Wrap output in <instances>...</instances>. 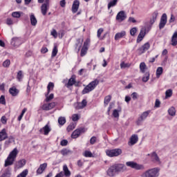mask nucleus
<instances>
[{"label":"nucleus","instance_id":"nucleus-1","mask_svg":"<svg viewBox=\"0 0 177 177\" xmlns=\"http://www.w3.org/2000/svg\"><path fill=\"white\" fill-rule=\"evenodd\" d=\"M19 153V151L17 148H15L8 155L7 159L5 160L4 167H9L10 165H13L15 160H16V157H17V154Z\"/></svg>","mask_w":177,"mask_h":177},{"label":"nucleus","instance_id":"nucleus-2","mask_svg":"<svg viewBox=\"0 0 177 177\" xmlns=\"http://www.w3.org/2000/svg\"><path fill=\"white\" fill-rule=\"evenodd\" d=\"M97 85H99V80H95L92 81L82 90V95H86V93H89V92H92Z\"/></svg>","mask_w":177,"mask_h":177},{"label":"nucleus","instance_id":"nucleus-3","mask_svg":"<svg viewBox=\"0 0 177 177\" xmlns=\"http://www.w3.org/2000/svg\"><path fill=\"white\" fill-rule=\"evenodd\" d=\"M160 169L153 168L149 170H147L144 174H142L141 177H158L160 175Z\"/></svg>","mask_w":177,"mask_h":177},{"label":"nucleus","instance_id":"nucleus-4","mask_svg":"<svg viewBox=\"0 0 177 177\" xmlns=\"http://www.w3.org/2000/svg\"><path fill=\"white\" fill-rule=\"evenodd\" d=\"M106 154L108 157H118L122 154V149H114L106 151Z\"/></svg>","mask_w":177,"mask_h":177},{"label":"nucleus","instance_id":"nucleus-5","mask_svg":"<svg viewBox=\"0 0 177 177\" xmlns=\"http://www.w3.org/2000/svg\"><path fill=\"white\" fill-rule=\"evenodd\" d=\"M127 167L133 168V169H145V166L143 165H139L135 162L129 161L126 162Z\"/></svg>","mask_w":177,"mask_h":177},{"label":"nucleus","instance_id":"nucleus-6","mask_svg":"<svg viewBox=\"0 0 177 177\" xmlns=\"http://www.w3.org/2000/svg\"><path fill=\"white\" fill-rule=\"evenodd\" d=\"M149 114H150V111L143 112L138 118L137 120V124L140 125V124H142V122H143V121H145V120L149 117Z\"/></svg>","mask_w":177,"mask_h":177},{"label":"nucleus","instance_id":"nucleus-7","mask_svg":"<svg viewBox=\"0 0 177 177\" xmlns=\"http://www.w3.org/2000/svg\"><path fill=\"white\" fill-rule=\"evenodd\" d=\"M87 104L88 102H86V100H83L81 102L75 103L74 107L75 110H82V109H84V107H86Z\"/></svg>","mask_w":177,"mask_h":177},{"label":"nucleus","instance_id":"nucleus-8","mask_svg":"<svg viewBox=\"0 0 177 177\" xmlns=\"http://www.w3.org/2000/svg\"><path fill=\"white\" fill-rule=\"evenodd\" d=\"M84 132H85V128L80 127L77 129L73 132L71 138H73V139H77V138H78L81 133H84Z\"/></svg>","mask_w":177,"mask_h":177},{"label":"nucleus","instance_id":"nucleus-9","mask_svg":"<svg viewBox=\"0 0 177 177\" xmlns=\"http://www.w3.org/2000/svg\"><path fill=\"white\" fill-rule=\"evenodd\" d=\"M145 35H146V27H142L140 30V32L137 37V43L142 42L143 38H145Z\"/></svg>","mask_w":177,"mask_h":177},{"label":"nucleus","instance_id":"nucleus-10","mask_svg":"<svg viewBox=\"0 0 177 177\" xmlns=\"http://www.w3.org/2000/svg\"><path fill=\"white\" fill-rule=\"evenodd\" d=\"M165 24H167V14L164 13L160 18L159 24L160 30H162V28L165 27Z\"/></svg>","mask_w":177,"mask_h":177},{"label":"nucleus","instance_id":"nucleus-11","mask_svg":"<svg viewBox=\"0 0 177 177\" xmlns=\"http://www.w3.org/2000/svg\"><path fill=\"white\" fill-rule=\"evenodd\" d=\"M149 49H150V44L145 43L143 46H142V47L138 48V53L140 55H142V53H145V52H146V50H149Z\"/></svg>","mask_w":177,"mask_h":177},{"label":"nucleus","instance_id":"nucleus-12","mask_svg":"<svg viewBox=\"0 0 177 177\" xmlns=\"http://www.w3.org/2000/svg\"><path fill=\"white\" fill-rule=\"evenodd\" d=\"M56 106V102H51L50 104H43L41 109L42 110H45L46 111H49V110H52Z\"/></svg>","mask_w":177,"mask_h":177},{"label":"nucleus","instance_id":"nucleus-13","mask_svg":"<svg viewBox=\"0 0 177 177\" xmlns=\"http://www.w3.org/2000/svg\"><path fill=\"white\" fill-rule=\"evenodd\" d=\"M116 172H124L127 169V166L122 164L114 165Z\"/></svg>","mask_w":177,"mask_h":177},{"label":"nucleus","instance_id":"nucleus-14","mask_svg":"<svg viewBox=\"0 0 177 177\" xmlns=\"http://www.w3.org/2000/svg\"><path fill=\"white\" fill-rule=\"evenodd\" d=\"M21 44H23V41L19 37H14L11 41V45H13V46H20Z\"/></svg>","mask_w":177,"mask_h":177},{"label":"nucleus","instance_id":"nucleus-15","mask_svg":"<svg viewBox=\"0 0 177 177\" xmlns=\"http://www.w3.org/2000/svg\"><path fill=\"white\" fill-rule=\"evenodd\" d=\"M83 43H84V39H77L75 49L77 53L80 52V50H81V48L82 47Z\"/></svg>","mask_w":177,"mask_h":177},{"label":"nucleus","instance_id":"nucleus-16","mask_svg":"<svg viewBox=\"0 0 177 177\" xmlns=\"http://www.w3.org/2000/svg\"><path fill=\"white\" fill-rule=\"evenodd\" d=\"M127 19V15H125L124 11H120L118 13L116 16V20L119 21H124Z\"/></svg>","mask_w":177,"mask_h":177},{"label":"nucleus","instance_id":"nucleus-17","mask_svg":"<svg viewBox=\"0 0 177 177\" xmlns=\"http://www.w3.org/2000/svg\"><path fill=\"white\" fill-rule=\"evenodd\" d=\"M138 140H139V138L138 135H133L130 138V141L129 142V146H133V145H136L138 143Z\"/></svg>","mask_w":177,"mask_h":177},{"label":"nucleus","instance_id":"nucleus-18","mask_svg":"<svg viewBox=\"0 0 177 177\" xmlns=\"http://www.w3.org/2000/svg\"><path fill=\"white\" fill-rule=\"evenodd\" d=\"M80 8V1L75 0L72 6V12L73 13H77Z\"/></svg>","mask_w":177,"mask_h":177},{"label":"nucleus","instance_id":"nucleus-19","mask_svg":"<svg viewBox=\"0 0 177 177\" xmlns=\"http://www.w3.org/2000/svg\"><path fill=\"white\" fill-rule=\"evenodd\" d=\"M151 160L153 162H158V164H161V160H160L158 155H157V153L153 152L151 154Z\"/></svg>","mask_w":177,"mask_h":177},{"label":"nucleus","instance_id":"nucleus-20","mask_svg":"<svg viewBox=\"0 0 177 177\" xmlns=\"http://www.w3.org/2000/svg\"><path fill=\"white\" fill-rule=\"evenodd\" d=\"M6 139H8V133H6V129H3L1 131H0V142Z\"/></svg>","mask_w":177,"mask_h":177},{"label":"nucleus","instance_id":"nucleus-21","mask_svg":"<svg viewBox=\"0 0 177 177\" xmlns=\"http://www.w3.org/2000/svg\"><path fill=\"white\" fill-rule=\"evenodd\" d=\"M46 167H48L47 163H43L40 165L39 167L37 170V174H38L39 175H41V174H42L44 171L46 169Z\"/></svg>","mask_w":177,"mask_h":177},{"label":"nucleus","instance_id":"nucleus-22","mask_svg":"<svg viewBox=\"0 0 177 177\" xmlns=\"http://www.w3.org/2000/svg\"><path fill=\"white\" fill-rule=\"evenodd\" d=\"M127 35V32L124 30L120 32H118L115 35V41H118V39H121V38H124Z\"/></svg>","mask_w":177,"mask_h":177},{"label":"nucleus","instance_id":"nucleus-23","mask_svg":"<svg viewBox=\"0 0 177 177\" xmlns=\"http://www.w3.org/2000/svg\"><path fill=\"white\" fill-rule=\"evenodd\" d=\"M117 171L115 170V167L114 165L111 166L107 171V174L109 176H114Z\"/></svg>","mask_w":177,"mask_h":177},{"label":"nucleus","instance_id":"nucleus-24","mask_svg":"<svg viewBox=\"0 0 177 177\" xmlns=\"http://www.w3.org/2000/svg\"><path fill=\"white\" fill-rule=\"evenodd\" d=\"M27 162V161L26 160V159H22L19 160L17 164H16V167L18 169L20 168H23V167H24L26 165V163Z\"/></svg>","mask_w":177,"mask_h":177},{"label":"nucleus","instance_id":"nucleus-25","mask_svg":"<svg viewBox=\"0 0 177 177\" xmlns=\"http://www.w3.org/2000/svg\"><path fill=\"white\" fill-rule=\"evenodd\" d=\"M30 24L33 26H37V23H38V21L37 20V18L35 17V15H34L33 13H32L30 16Z\"/></svg>","mask_w":177,"mask_h":177},{"label":"nucleus","instance_id":"nucleus-26","mask_svg":"<svg viewBox=\"0 0 177 177\" xmlns=\"http://www.w3.org/2000/svg\"><path fill=\"white\" fill-rule=\"evenodd\" d=\"M167 111L169 115H171V117H175L176 115V109L174 106L170 107Z\"/></svg>","mask_w":177,"mask_h":177},{"label":"nucleus","instance_id":"nucleus-27","mask_svg":"<svg viewBox=\"0 0 177 177\" xmlns=\"http://www.w3.org/2000/svg\"><path fill=\"white\" fill-rule=\"evenodd\" d=\"M9 93L12 96H17V95H19V90L16 88V87H12L9 89Z\"/></svg>","mask_w":177,"mask_h":177},{"label":"nucleus","instance_id":"nucleus-28","mask_svg":"<svg viewBox=\"0 0 177 177\" xmlns=\"http://www.w3.org/2000/svg\"><path fill=\"white\" fill-rule=\"evenodd\" d=\"M51 131L50 127L49 125L46 124L42 129H40V132H44V135H48L49 132Z\"/></svg>","mask_w":177,"mask_h":177},{"label":"nucleus","instance_id":"nucleus-29","mask_svg":"<svg viewBox=\"0 0 177 177\" xmlns=\"http://www.w3.org/2000/svg\"><path fill=\"white\" fill-rule=\"evenodd\" d=\"M120 113H121V106H119L118 109H114L112 115L114 118H118L120 117Z\"/></svg>","mask_w":177,"mask_h":177},{"label":"nucleus","instance_id":"nucleus-30","mask_svg":"<svg viewBox=\"0 0 177 177\" xmlns=\"http://www.w3.org/2000/svg\"><path fill=\"white\" fill-rule=\"evenodd\" d=\"M49 7L46 4H42L41 6V10L43 16H45L48 12Z\"/></svg>","mask_w":177,"mask_h":177},{"label":"nucleus","instance_id":"nucleus-31","mask_svg":"<svg viewBox=\"0 0 177 177\" xmlns=\"http://www.w3.org/2000/svg\"><path fill=\"white\" fill-rule=\"evenodd\" d=\"M53 88H55V84L50 82L47 86V95H49V93H50V91H53Z\"/></svg>","mask_w":177,"mask_h":177},{"label":"nucleus","instance_id":"nucleus-32","mask_svg":"<svg viewBox=\"0 0 177 177\" xmlns=\"http://www.w3.org/2000/svg\"><path fill=\"white\" fill-rule=\"evenodd\" d=\"M74 84H75V78L72 77L68 80L66 86L67 88H70V86H73Z\"/></svg>","mask_w":177,"mask_h":177},{"label":"nucleus","instance_id":"nucleus-33","mask_svg":"<svg viewBox=\"0 0 177 177\" xmlns=\"http://www.w3.org/2000/svg\"><path fill=\"white\" fill-rule=\"evenodd\" d=\"M111 101V95H106L104 100V106L106 107Z\"/></svg>","mask_w":177,"mask_h":177},{"label":"nucleus","instance_id":"nucleus-34","mask_svg":"<svg viewBox=\"0 0 177 177\" xmlns=\"http://www.w3.org/2000/svg\"><path fill=\"white\" fill-rule=\"evenodd\" d=\"M63 171L64 172L65 176H70V175H71V172L70 170H68V167L66 165L63 167Z\"/></svg>","mask_w":177,"mask_h":177},{"label":"nucleus","instance_id":"nucleus-35","mask_svg":"<svg viewBox=\"0 0 177 177\" xmlns=\"http://www.w3.org/2000/svg\"><path fill=\"white\" fill-rule=\"evenodd\" d=\"M75 127H77V124L71 123L67 127L68 132H70V131H73V129H75Z\"/></svg>","mask_w":177,"mask_h":177},{"label":"nucleus","instance_id":"nucleus-36","mask_svg":"<svg viewBox=\"0 0 177 177\" xmlns=\"http://www.w3.org/2000/svg\"><path fill=\"white\" fill-rule=\"evenodd\" d=\"M150 80V73L149 72L145 73L144 77H142L143 82H147Z\"/></svg>","mask_w":177,"mask_h":177},{"label":"nucleus","instance_id":"nucleus-37","mask_svg":"<svg viewBox=\"0 0 177 177\" xmlns=\"http://www.w3.org/2000/svg\"><path fill=\"white\" fill-rule=\"evenodd\" d=\"M162 71H163L162 67H158V68L156 69L157 78L161 76V75L162 74Z\"/></svg>","mask_w":177,"mask_h":177},{"label":"nucleus","instance_id":"nucleus-38","mask_svg":"<svg viewBox=\"0 0 177 177\" xmlns=\"http://www.w3.org/2000/svg\"><path fill=\"white\" fill-rule=\"evenodd\" d=\"M117 2H118V0H113L110 1L108 4V9L113 8V6H115L117 5Z\"/></svg>","mask_w":177,"mask_h":177},{"label":"nucleus","instance_id":"nucleus-39","mask_svg":"<svg viewBox=\"0 0 177 177\" xmlns=\"http://www.w3.org/2000/svg\"><path fill=\"white\" fill-rule=\"evenodd\" d=\"M147 68V66H146V64L145 62H141L140 64V70L141 73H145V70Z\"/></svg>","mask_w":177,"mask_h":177},{"label":"nucleus","instance_id":"nucleus-40","mask_svg":"<svg viewBox=\"0 0 177 177\" xmlns=\"http://www.w3.org/2000/svg\"><path fill=\"white\" fill-rule=\"evenodd\" d=\"M70 153H71V151H70L69 149H64L61 150V154L62 156H68V154H70Z\"/></svg>","mask_w":177,"mask_h":177},{"label":"nucleus","instance_id":"nucleus-41","mask_svg":"<svg viewBox=\"0 0 177 177\" xmlns=\"http://www.w3.org/2000/svg\"><path fill=\"white\" fill-rule=\"evenodd\" d=\"M28 175V170L25 169L21 173H20L17 177H26Z\"/></svg>","mask_w":177,"mask_h":177},{"label":"nucleus","instance_id":"nucleus-42","mask_svg":"<svg viewBox=\"0 0 177 177\" xmlns=\"http://www.w3.org/2000/svg\"><path fill=\"white\" fill-rule=\"evenodd\" d=\"M57 46H55L52 51L51 57H55V56L57 55Z\"/></svg>","mask_w":177,"mask_h":177},{"label":"nucleus","instance_id":"nucleus-43","mask_svg":"<svg viewBox=\"0 0 177 177\" xmlns=\"http://www.w3.org/2000/svg\"><path fill=\"white\" fill-rule=\"evenodd\" d=\"M58 122H59V125H64V124H66V118L59 117L58 119Z\"/></svg>","mask_w":177,"mask_h":177},{"label":"nucleus","instance_id":"nucleus-44","mask_svg":"<svg viewBox=\"0 0 177 177\" xmlns=\"http://www.w3.org/2000/svg\"><path fill=\"white\" fill-rule=\"evenodd\" d=\"M172 96V89H168L165 92V99H168V97H171Z\"/></svg>","mask_w":177,"mask_h":177},{"label":"nucleus","instance_id":"nucleus-45","mask_svg":"<svg viewBox=\"0 0 177 177\" xmlns=\"http://www.w3.org/2000/svg\"><path fill=\"white\" fill-rule=\"evenodd\" d=\"M48 93L46 94V102H50V100H52V99H53L54 97V95L53 93H51L50 95L48 96Z\"/></svg>","mask_w":177,"mask_h":177},{"label":"nucleus","instance_id":"nucleus-46","mask_svg":"<svg viewBox=\"0 0 177 177\" xmlns=\"http://www.w3.org/2000/svg\"><path fill=\"white\" fill-rule=\"evenodd\" d=\"M129 67H131V64H128V63L126 64L124 62H122L120 64V68H128Z\"/></svg>","mask_w":177,"mask_h":177},{"label":"nucleus","instance_id":"nucleus-47","mask_svg":"<svg viewBox=\"0 0 177 177\" xmlns=\"http://www.w3.org/2000/svg\"><path fill=\"white\" fill-rule=\"evenodd\" d=\"M88 51V48L82 47L81 50L80 56L84 57L86 55V52Z\"/></svg>","mask_w":177,"mask_h":177},{"label":"nucleus","instance_id":"nucleus-48","mask_svg":"<svg viewBox=\"0 0 177 177\" xmlns=\"http://www.w3.org/2000/svg\"><path fill=\"white\" fill-rule=\"evenodd\" d=\"M10 175H12V173H10V170L7 169L1 177H10Z\"/></svg>","mask_w":177,"mask_h":177},{"label":"nucleus","instance_id":"nucleus-49","mask_svg":"<svg viewBox=\"0 0 177 177\" xmlns=\"http://www.w3.org/2000/svg\"><path fill=\"white\" fill-rule=\"evenodd\" d=\"M17 78L18 81H21L23 80V72L21 71H19L17 73Z\"/></svg>","mask_w":177,"mask_h":177},{"label":"nucleus","instance_id":"nucleus-50","mask_svg":"<svg viewBox=\"0 0 177 177\" xmlns=\"http://www.w3.org/2000/svg\"><path fill=\"white\" fill-rule=\"evenodd\" d=\"M83 156L84 157H93V154H92V152H91L90 151H85L83 153Z\"/></svg>","mask_w":177,"mask_h":177},{"label":"nucleus","instance_id":"nucleus-51","mask_svg":"<svg viewBox=\"0 0 177 177\" xmlns=\"http://www.w3.org/2000/svg\"><path fill=\"white\" fill-rule=\"evenodd\" d=\"M136 32H138V28H132L131 30H130V35L132 36V37H134L135 34H136Z\"/></svg>","mask_w":177,"mask_h":177},{"label":"nucleus","instance_id":"nucleus-52","mask_svg":"<svg viewBox=\"0 0 177 177\" xmlns=\"http://www.w3.org/2000/svg\"><path fill=\"white\" fill-rule=\"evenodd\" d=\"M10 66V60L6 59L3 62V67H9Z\"/></svg>","mask_w":177,"mask_h":177},{"label":"nucleus","instance_id":"nucleus-53","mask_svg":"<svg viewBox=\"0 0 177 177\" xmlns=\"http://www.w3.org/2000/svg\"><path fill=\"white\" fill-rule=\"evenodd\" d=\"M78 120H80V116L78 115V114H73L72 115V121H78Z\"/></svg>","mask_w":177,"mask_h":177},{"label":"nucleus","instance_id":"nucleus-54","mask_svg":"<svg viewBox=\"0 0 177 177\" xmlns=\"http://www.w3.org/2000/svg\"><path fill=\"white\" fill-rule=\"evenodd\" d=\"M0 104H6V101L5 100V95H1L0 97Z\"/></svg>","mask_w":177,"mask_h":177},{"label":"nucleus","instance_id":"nucleus-55","mask_svg":"<svg viewBox=\"0 0 177 177\" xmlns=\"http://www.w3.org/2000/svg\"><path fill=\"white\" fill-rule=\"evenodd\" d=\"M12 17H16L17 19H19L21 15L19 12H14L12 13Z\"/></svg>","mask_w":177,"mask_h":177},{"label":"nucleus","instance_id":"nucleus-56","mask_svg":"<svg viewBox=\"0 0 177 177\" xmlns=\"http://www.w3.org/2000/svg\"><path fill=\"white\" fill-rule=\"evenodd\" d=\"M171 45H172V46H177L176 38H175L174 37H171Z\"/></svg>","mask_w":177,"mask_h":177},{"label":"nucleus","instance_id":"nucleus-57","mask_svg":"<svg viewBox=\"0 0 177 177\" xmlns=\"http://www.w3.org/2000/svg\"><path fill=\"white\" fill-rule=\"evenodd\" d=\"M113 107H114V103L112 102L109 104V106L108 107V111H107L108 115H110V111L111 109H113Z\"/></svg>","mask_w":177,"mask_h":177},{"label":"nucleus","instance_id":"nucleus-58","mask_svg":"<svg viewBox=\"0 0 177 177\" xmlns=\"http://www.w3.org/2000/svg\"><path fill=\"white\" fill-rule=\"evenodd\" d=\"M90 42H91V39H86V40L84 43L83 48H88V46L89 45Z\"/></svg>","mask_w":177,"mask_h":177},{"label":"nucleus","instance_id":"nucleus-59","mask_svg":"<svg viewBox=\"0 0 177 177\" xmlns=\"http://www.w3.org/2000/svg\"><path fill=\"white\" fill-rule=\"evenodd\" d=\"M96 140H97L96 137L93 136V137L90 139V143H91V145H95V143H96Z\"/></svg>","mask_w":177,"mask_h":177},{"label":"nucleus","instance_id":"nucleus-60","mask_svg":"<svg viewBox=\"0 0 177 177\" xmlns=\"http://www.w3.org/2000/svg\"><path fill=\"white\" fill-rule=\"evenodd\" d=\"M68 141L67 140H62L60 142L61 146H67Z\"/></svg>","mask_w":177,"mask_h":177},{"label":"nucleus","instance_id":"nucleus-61","mask_svg":"<svg viewBox=\"0 0 177 177\" xmlns=\"http://www.w3.org/2000/svg\"><path fill=\"white\" fill-rule=\"evenodd\" d=\"M158 16V12L155 11L153 14H152V19L153 20H157V17Z\"/></svg>","mask_w":177,"mask_h":177},{"label":"nucleus","instance_id":"nucleus-62","mask_svg":"<svg viewBox=\"0 0 177 177\" xmlns=\"http://www.w3.org/2000/svg\"><path fill=\"white\" fill-rule=\"evenodd\" d=\"M138 93L134 92L131 94V97L133 99V100H136V99H138Z\"/></svg>","mask_w":177,"mask_h":177},{"label":"nucleus","instance_id":"nucleus-63","mask_svg":"<svg viewBox=\"0 0 177 177\" xmlns=\"http://www.w3.org/2000/svg\"><path fill=\"white\" fill-rule=\"evenodd\" d=\"M51 35H53V37H54V38H57V32L56 31V30H53V31H51Z\"/></svg>","mask_w":177,"mask_h":177},{"label":"nucleus","instance_id":"nucleus-64","mask_svg":"<svg viewBox=\"0 0 177 177\" xmlns=\"http://www.w3.org/2000/svg\"><path fill=\"white\" fill-rule=\"evenodd\" d=\"M160 104H161V102H160V100L156 99L155 102V107H160Z\"/></svg>","mask_w":177,"mask_h":177}]
</instances>
